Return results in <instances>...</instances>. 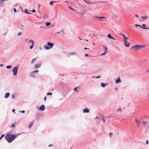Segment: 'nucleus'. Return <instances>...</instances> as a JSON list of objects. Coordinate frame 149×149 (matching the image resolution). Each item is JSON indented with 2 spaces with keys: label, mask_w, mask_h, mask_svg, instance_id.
Returning a JSON list of instances; mask_svg holds the SVG:
<instances>
[{
  "label": "nucleus",
  "mask_w": 149,
  "mask_h": 149,
  "mask_svg": "<svg viewBox=\"0 0 149 149\" xmlns=\"http://www.w3.org/2000/svg\"><path fill=\"white\" fill-rule=\"evenodd\" d=\"M100 77H101V76L100 75H99L97 77H95V78H100Z\"/></svg>",
  "instance_id": "e433bc0d"
},
{
  "label": "nucleus",
  "mask_w": 149,
  "mask_h": 149,
  "mask_svg": "<svg viewBox=\"0 0 149 149\" xmlns=\"http://www.w3.org/2000/svg\"><path fill=\"white\" fill-rule=\"evenodd\" d=\"M141 18L143 19H146L147 18V16L146 15L142 16H141Z\"/></svg>",
  "instance_id": "f3484780"
},
{
  "label": "nucleus",
  "mask_w": 149,
  "mask_h": 149,
  "mask_svg": "<svg viewBox=\"0 0 149 149\" xmlns=\"http://www.w3.org/2000/svg\"><path fill=\"white\" fill-rule=\"evenodd\" d=\"M121 82V80H120V77H118L117 79L115 81V83L116 84H118L119 83H120Z\"/></svg>",
  "instance_id": "9b49d317"
},
{
  "label": "nucleus",
  "mask_w": 149,
  "mask_h": 149,
  "mask_svg": "<svg viewBox=\"0 0 149 149\" xmlns=\"http://www.w3.org/2000/svg\"><path fill=\"white\" fill-rule=\"evenodd\" d=\"M103 46L104 48V49L105 51L106 52H107V47H105L104 45H103Z\"/></svg>",
  "instance_id": "bb28decb"
},
{
  "label": "nucleus",
  "mask_w": 149,
  "mask_h": 149,
  "mask_svg": "<svg viewBox=\"0 0 149 149\" xmlns=\"http://www.w3.org/2000/svg\"><path fill=\"white\" fill-rule=\"evenodd\" d=\"M3 66V64L0 65V66Z\"/></svg>",
  "instance_id": "e2e57ef3"
},
{
  "label": "nucleus",
  "mask_w": 149,
  "mask_h": 149,
  "mask_svg": "<svg viewBox=\"0 0 149 149\" xmlns=\"http://www.w3.org/2000/svg\"><path fill=\"white\" fill-rule=\"evenodd\" d=\"M107 85H108L107 83L104 84L102 83H101V85L102 86L103 88L105 87Z\"/></svg>",
  "instance_id": "2eb2a0df"
},
{
  "label": "nucleus",
  "mask_w": 149,
  "mask_h": 149,
  "mask_svg": "<svg viewBox=\"0 0 149 149\" xmlns=\"http://www.w3.org/2000/svg\"><path fill=\"white\" fill-rule=\"evenodd\" d=\"M15 95L14 94H13L11 95V97L13 99H14L15 98Z\"/></svg>",
  "instance_id": "393cba45"
},
{
  "label": "nucleus",
  "mask_w": 149,
  "mask_h": 149,
  "mask_svg": "<svg viewBox=\"0 0 149 149\" xmlns=\"http://www.w3.org/2000/svg\"><path fill=\"white\" fill-rule=\"evenodd\" d=\"M44 100L45 101H46V96L44 97Z\"/></svg>",
  "instance_id": "09e8293b"
},
{
  "label": "nucleus",
  "mask_w": 149,
  "mask_h": 149,
  "mask_svg": "<svg viewBox=\"0 0 149 149\" xmlns=\"http://www.w3.org/2000/svg\"><path fill=\"white\" fill-rule=\"evenodd\" d=\"M107 37H112L111 36L110 34H109L108 35Z\"/></svg>",
  "instance_id": "4c0bfd02"
},
{
  "label": "nucleus",
  "mask_w": 149,
  "mask_h": 149,
  "mask_svg": "<svg viewBox=\"0 0 149 149\" xmlns=\"http://www.w3.org/2000/svg\"><path fill=\"white\" fill-rule=\"evenodd\" d=\"M15 124H13L12 125V126H11V127H15Z\"/></svg>",
  "instance_id": "a19ab883"
},
{
  "label": "nucleus",
  "mask_w": 149,
  "mask_h": 149,
  "mask_svg": "<svg viewBox=\"0 0 149 149\" xmlns=\"http://www.w3.org/2000/svg\"><path fill=\"white\" fill-rule=\"evenodd\" d=\"M79 39L81 40H82L81 38H79Z\"/></svg>",
  "instance_id": "69168bd1"
},
{
  "label": "nucleus",
  "mask_w": 149,
  "mask_h": 149,
  "mask_svg": "<svg viewBox=\"0 0 149 149\" xmlns=\"http://www.w3.org/2000/svg\"><path fill=\"white\" fill-rule=\"evenodd\" d=\"M148 143V140H147L146 142V144L147 145Z\"/></svg>",
  "instance_id": "a18cd8bd"
},
{
  "label": "nucleus",
  "mask_w": 149,
  "mask_h": 149,
  "mask_svg": "<svg viewBox=\"0 0 149 149\" xmlns=\"http://www.w3.org/2000/svg\"><path fill=\"white\" fill-rule=\"evenodd\" d=\"M149 71V70H147L146 71V72H148Z\"/></svg>",
  "instance_id": "0e129e2a"
},
{
  "label": "nucleus",
  "mask_w": 149,
  "mask_h": 149,
  "mask_svg": "<svg viewBox=\"0 0 149 149\" xmlns=\"http://www.w3.org/2000/svg\"><path fill=\"white\" fill-rule=\"evenodd\" d=\"M36 58H34V59H33L31 61V63L32 64V63H34L35 62V61L36 60Z\"/></svg>",
  "instance_id": "a211bd4d"
},
{
  "label": "nucleus",
  "mask_w": 149,
  "mask_h": 149,
  "mask_svg": "<svg viewBox=\"0 0 149 149\" xmlns=\"http://www.w3.org/2000/svg\"><path fill=\"white\" fill-rule=\"evenodd\" d=\"M95 77V76H92V78H95V77Z\"/></svg>",
  "instance_id": "13d9d810"
},
{
  "label": "nucleus",
  "mask_w": 149,
  "mask_h": 149,
  "mask_svg": "<svg viewBox=\"0 0 149 149\" xmlns=\"http://www.w3.org/2000/svg\"><path fill=\"white\" fill-rule=\"evenodd\" d=\"M113 134V133H109V135H112Z\"/></svg>",
  "instance_id": "4d7b16f0"
},
{
  "label": "nucleus",
  "mask_w": 149,
  "mask_h": 149,
  "mask_svg": "<svg viewBox=\"0 0 149 149\" xmlns=\"http://www.w3.org/2000/svg\"><path fill=\"white\" fill-rule=\"evenodd\" d=\"M145 45H136L135 46H133L132 48L133 49L135 50H137L139 49H142L145 47Z\"/></svg>",
  "instance_id": "f03ea898"
},
{
  "label": "nucleus",
  "mask_w": 149,
  "mask_h": 149,
  "mask_svg": "<svg viewBox=\"0 0 149 149\" xmlns=\"http://www.w3.org/2000/svg\"><path fill=\"white\" fill-rule=\"evenodd\" d=\"M20 112H21L22 113H24L25 112V111L24 110H23L21 111H20Z\"/></svg>",
  "instance_id": "37998d69"
},
{
  "label": "nucleus",
  "mask_w": 149,
  "mask_h": 149,
  "mask_svg": "<svg viewBox=\"0 0 149 149\" xmlns=\"http://www.w3.org/2000/svg\"><path fill=\"white\" fill-rule=\"evenodd\" d=\"M84 49H89V48H85Z\"/></svg>",
  "instance_id": "bf43d9fd"
},
{
  "label": "nucleus",
  "mask_w": 149,
  "mask_h": 149,
  "mask_svg": "<svg viewBox=\"0 0 149 149\" xmlns=\"http://www.w3.org/2000/svg\"><path fill=\"white\" fill-rule=\"evenodd\" d=\"M116 111L117 112H118V111H120V112H121L122 111V110L121 108H119L118 109H117L116 110Z\"/></svg>",
  "instance_id": "4be33fe9"
},
{
  "label": "nucleus",
  "mask_w": 149,
  "mask_h": 149,
  "mask_svg": "<svg viewBox=\"0 0 149 149\" xmlns=\"http://www.w3.org/2000/svg\"><path fill=\"white\" fill-rule=\"evenodd\" d=\"M52 93H47V95H52Z\"/></svg>",
  "instance_id": "c756f323"
},
{
  "label": "nucleus",
  "mask_w": 149,
  "mask_h": 149,
  "mask_svg": "<svg viewBox=\"0 0 149 149\" xmlns=\"http://www.w3.org/2000/svg\"><path fill=\"white\" fill-rule=\"evenodd\" d=\"M86 40V41H88V40Z\"/></svg>",
  "instance_id": "774afa93"
},
{
  "label": "nucleus",
  "mask_w": 149,
  "mask_h": 149,
  "mask_svg": "<svg viewBox=\"0 0 149 149\" xmlns=\"http://www.w3.org/2000/svg\"><path fill=\"white\" fill-rule=\"evenodd\" d=\"M53 1H51V2H50V5H52V4L53 3Z\"/></svg>",
  "instance_id": "49530a36"
},
{
  "label": "nucleus",
  "mask_w": 149,
  "mask_h": 149,
  "mask_svg": "<svg viewBox=\"0 0 149 149\" xmlns=\"http://www.w3.org/2000/svg\"><path fill=\"white\" fill-rule=\"evenodd\" d=\"M12 111H13V112H15V109H13Z\"/></svg>",
  "instance_id": "603ef678"
},
{
  "label": "nucleus",
  "mask_w": 149,
  "mask_h": 149,
  "mask_svg": "<svg viewBox=\"0 0 149 149\" xmlns=\"http://www.w3.org/2000/svg\"><path fill=\"white\" fill-rule=\"evenodd\" d=\"M99 116H101H101L102 115H101V113H99Z\"/></svg>",
  "instance_id": "052dcab7"
},
{
  "label": "nucleus",
  "mask_w": 149,
  "mask_h": 149,
  "mask_svg": "<svg viewBox=\"0 0 149 149\" xmlns=\"http://www.w3.org/2000/svg\"><path fill=\"white\" fill-rule=\"evenodd\" d=\"M141 123V121H139L137 123V126L138 127H140V123Z\"/></svg>",
  "instance_id": "5701e85b"
},
{
  "label": "nucleus",
  "mask_w": 149,
  "mask_h": 149,
  "mask_svg": "<svg viewBox=\"0 0 149 149\" xmlns=\"http://www.w3.org/2000/svg\"><path fill=\"white\" fill-rule=\"evenodd\" d=\"M47 45L48 46H49L48 47L46 45H45L44 46L45 48L47 50L49 49L52 48L54 46V44L50 42H48L47 43Z\"/></svg>",
  "instance_id": "7ed1b4c3"
},
{
  "label": "nucleus",
  "mask_w": 149,
  "mask_h": 149,
  "mask_svg": "<svg viewBox=\"0 0 149 149\" xmlns=\"http://www.w3.org/2000/svg\"><path fill=\"white\" fill-rule=\"evenodd\" d=\"M33 46H34V44H32V45L31 46H30V49H32L33 47Z\"/></svg>",
  "instance_id": "2f4dec72"
},
{
  "label": "nucleus",
  "mask_w": 149,
  "mask_h": 149,
  "mask_svg": "<svg viewBox=\"0 0 149 149\" xmlns=\"http://www.w3.org/2000/svg\"><path fill=\"white\" fill-rule=\"evenodd\" d=\"M20 134H16L15 135L8 134L6 135L5 138L8 143H10L12 142L16 137H17Z\"/></svg>",
  "instance_id": "f257e3e1"
},
{
  "label": "nucleus",
  "mask_w": 149,
  "mask_h": 149,
  "mask_svg": "<svg viewBox=\"0 0 149 149\" xmlns=\"http://www.w3.org/2000/svg\"><path fill=\"white\" fill-rule=\"evenodd\" d=\"M104 115H102L101 116V117L103 119V123H104L106 121L105 120L104 118Z\"/></svg>",
  "instance_id": "aec40b11"
},
{
  "label": "nucleus",
  "mask_w": 149,
  "mask_h": 149,
  "mask_svg": "<svg viewBox=\"0 0 149 149\" xmlns=\"http://www.w3.org/2000/svg\"><path fill=\"white\" fill-rule=\"evenodd\" d=\"M77 53L74 52H71L68 54V56L70 57V55H77Z\"/></svg>",
  "instance_id": "dca6fc26"
},
{
  "label": "nucleus",
  "mask_w": 149,
  "mask_h": 149,
  "mask_svg": "<svg viewBox=\"0 0 149 149\" xmlns=\"http://www.w3.org/2000/svg\"><path fill=\"white\" fill-rule=\"evenodd\" d=\"M41 62L38 63L36 64L34 66V68L36 69H38L41 66Z\"/></svg>",
  "instance_id": "0eeeda50"
},
{
  "label": "nucleus",
  "mask_w": 149,
  "mask_h": 149,
  "mask_svg": "<svg viewBox=\"0 0 149 149\" xmlns=\"http://www.w3.org/2000/svg\"><path fill=\"white\" fill-rule=\"evenodd\" d=\"M61 33L62 35H64V31H63V30L61 31L60 32H58L57 33Z\"/></svg>",
  "instance_id": "412c9836"
},
{
  "label": "nucleus",
  "mask_w": 149,
  "mask_h": 149,
  "mask_svg": "<svg viewBox=\"0 0 149 149\" xmlns=\"http://www.w3.org/2000/svg\"><path fill=\"white\" fill-rule=\"evenodd\" d=\"M106 52H105L104 53L102 54H101V56H103V55H105V53H106Z\"/></svg>",
  "instance_id": "c03bdc74"
},
{
  "label": "nucleus",
  "mask_w": 149,
  "mask_h": 149,
  "mask_svg": "<svg viewBox=\"0 0 149 149\" xmlns=\"http://www.w3.org/2000/svg\"><path fill=\"white\" fill-rule=\"evenodd\" d=\"M53 145H52V144H50V145H49V146H48L49 147H50V146H53Z\"/></svg>",
  "instance_id": "8fccbe9b"
},
{
  "label": "nucleus",
  "mask_w": 149,
  "mask_h": 149,
  "mask_svg": "<svg viewBox=\"0 0 149 149\" xmlns=\"http://www.w3.org/2000/svg\"><path fill=\"white\" fill-rule=\"evenodd\" d=\"M14 11L15 12H17V11H16V9L15 8H14Z\"/></svg>",
  "instance_id": "de8ad7c7"
},
{
  "label": "nucleus",
  "mask_w": 149,
  "mask_h": 149,
  "mask_svg": "<svg viewBox=\"0 0 149 149\" xmlns=\"http://www.w3.org/2000/svg\"><path fill=\"white\" fill-rule=\"evenodd\" d=\"M94 17L97 18L100 21H101L102 19H105L106 18L103 17L94 16Z\"/></svg>",
  "instance_id": "6e6552de"
},
{
  "label": "nucleus",
  "mask_w": 149,
  "mask_h": 149,
  "mask_svg": "<svg viewBox=\"0 0 149 149\" xmlns=\"http://www.w3.org/2000/svg\"><path fill=\"white\" fill-rule=\"evenodd\" d=\"M51 24V23L50 22H46V25L47 26H48L50 25Z\"/></svg>",
  "instance_id": "b1692460"
},
{
  "label": "nucleus",
  "mask_w": 149,
  "mask_h": 149,
  "mask_svg": "<svg viewBox=\"0 0 149 149\" xmlns=\"http://www.w3.org/2000/svg\"><path fill=\"white\" fill-rule=\"evenodd\" d=\"M84 0V1H85V2H86V3H88V2H87V1H86L85 0Z\"/></svg>",
  "instance_id": "338daca9"
},
{
  "label": "nucleus",
  "mask_w": 149,
  "mask_h": 149,
  "mask_svg": "<svg viewBox=\"0 0 149 149\" xmlns=\"http://www.w3.org/2000/svg\"><path fill=\"white\" fill-rule=\"evenodd\" d=\"M142 123L145 127L149 128V122L143 121Z\"/></svg>",
  "instance_id": "39448f33"
},
{
  "label": "nucleus",
  "mask_w": 149,
  "mask_h": 149,
  "mask_svg": "<svg viewBox=\"0 0 149 149\" xmlns=\"http://www.w3.org/2000/svg\"><path fill=\"white\" fill-rule=\"evenodd\" d=\"M29 42H31L32 44H34V41L33 40H29Z\"/></svg>",
  "instance_id": "a878e982"
},
{
  "label": "nucleus",
  "mask_w": 149,
  "mask_h": 149,
  "mask_svg": "<svg viewBox=\"0 0 149 149\" xmlns=\"http://www.w3.org/2000/svg\"><path fill=\"white\" fill-rule=\"evenodd\" d=\"M34 122V121H31L29 124V128H30L32 127V126L33 125V123Z\"/></svg>",
  "instance_id": "ddd939ff"
},
{
  "label": "nucleus",
  "mask_w": 149,
  "mask_h": 149,
  "mask_svg": "<svg viewBox=\"0 0 149 149\" xmlns=\"http://www.w3.org/2000/svg\"><path fill=\"white\" fill-rule=\"evenodd\" d=\"M128 38H124V41L125 42L124 45L125 46L127 47H129L130 45L129 43L127 44V40L128 39Z\"/></svg>",
  "instance_id": "423d86ee"
},
{
  "label": "nucleus",
  "mask_w": 149,
  "mask_h": 149,
  "mask_svg": "<svg viewBox=\"0 0 149 149\" xmlns=\"http://www.w3.org/2000/svg\"><path fill=\"white\" fill-rule=\"evenodd\" d=\"M80 88L79 87H76L74 88V90L76 92L78 93L79 91Z\"/></svg>",
  "instance_id": "f8f14e48"
},
{
  "label": "nucleus",
  "mask_w": 149,
  "mask_h": 149,
  "mask_svg": "<svg viewBox=\"0 0 149 149\" xmlns=\"http://www.w3.org/2000/svg\"><path fill=\"white\" fill-rule=\"evenodd\" d=\"M31 77H33L34 78H35V76L34 75V74H31Z\"/></svg>",
  "instance_id": "c9c22d12"
},
{
  "label": "nucleus",
  "mask_w": 149,
  "mask_h": 149,
  "mask_svg": "<svg viewBox=\"0 0 149 149\" xmlns=\"http://www.w3.org/2000/svg\"><path fill=\"white\" fill-rule=\"evenodd\" d=\"M88 56V54H86L85 55V56L86 57H87V56Z\"/></svg>",
  "instance_id": "3c124183"
},
{
  "label": "nucleus",
  "mask_w": 149,
  "mask_h": 149,
  "mask_svg": "<svg viewBox=\"0 0 149 149\" xmlns=\"http://www.w3.org/2000/svg\"><path fill=\"white\" fill-rule=\"evenodd\" d=\"M119 35H120L121 36H122L123 37H124V38L126 37L125 36L124 34H122L120 33V34H119Z\"/></svg>",
  "instance_id": "7c9ffc66"
},
{
  "label": "nucleus",
  "mask_w": 149,
  "mask_h": 149,
  "mask_svg": "<svg viewBox=\"0 0 149 149\" xmlns=\"http://www.w3.org/2000/svg\"><path fill=\"white\" fill-rule=\"evenodd\" d=\"M35 11H36L34 9H33V10L32 11V12H35Z\"/></svg>",
  "instance_id": "864d4df0"
},
{
  "label": "nucleus",
  "mask_w": 149,
  "mask_h": 149,
  "mask_svg": "<svg viewBox=\"0 0 149 149\" xmlns=\"http://www.w3.org/2000/svg\"><path fill=\"white\" fill-rule=\"evenodd\" d=\"M83 112L84 113H88L89 112V110L88 108H85L83 110Z\"/></svg>",
  "instance_id": "9d476101"
},
{
  "label": "nucleus",
  "mask_w": 149,
  "mask_h": 149,
  "mask_svg": "<svg viewBox=\"0 0 149 149\" xmlns=\"http://www.w3.org/2000/svg\"><path fill=\"white\" fill-rule=\"evenodd\" d=\"M4 134H2L1 135V136L0 137V140H1V139L3 138L4 137Z\"/></svg>",
  "instance_id": "473e14b6"
},
{
  "label": "nucleus",
  "mask_w": 149,
  "mask_h": 149,
  "mask_svg": "<svg viewBox=\"0 0 149 149\" xmlns=\"http://www.w3.org/2000/svg\"><path fill=\"white\" fill-rule=\"evenodd\" d=\"M18 67L17 66L15 67L13 70V74L14 75H16L17 74Z\"/></svg>",
  "instance_id": "20e7f679"
},
{
  "label": "nucleus",
  "mask_w": 149,
  "mask_h": 149,
  "mask_svg": "<svg viewBox=\"0 0 149 149\" xmlns=\"http://www.w3.org/2000/svg\"><path fill=\"white\" fill-rule=\"evenodd\" d=\"M22 34V33H21V32H19V33H18V36H19L20 35H21Z\"/></svg>",
  "instance_id": "58836bf2"
},
{
  "label": "nucleus",
  "mask_w": 149,
  "mask_h": 149,
  "mask_svg": "<svg viewBox=\"0 0 149 149\" xmlns=\"http://www.w3.org/2000/svg\"><path fill=\"white\" fill-rule=\"evenodd\" d=\"M6 68L7 69H10L11 68V65H8V66H7Z\"/></svg>",
  "instance_id": "cd10ccee"
},
{
  "label": "nucleus",
  "mask_w": 149,
  "mask_h": 149,
  "mask_svg": "<svg viewBox=\"0 0 149 149\" xmlns=\"http://www.w3.org/2000/svg\"><path fill=\"white\" fill-rule=\"evenodd\" d=\"M135 16L136 17H137V18H138V15H137V14H136V15H135Z\"/></svg>",
  "instance_id": "6e6d98bb"
},
{
  "label": "nucleus",
  "mask_w": 149,
  "mask_h": 149,
  "mask_svg": "<svg viewBox=\"0 0 149 149\" xmlns=\"http://www.w3.org/2000/svg\"><path fill=\"white\" fill-rule=\"evenodd\" d=\"M100 119V118H99V117H98V116H96V117L95 118V119Z\"/></svg>",
  "instance_id": "ea45409f"
},
{
  "label": "nucleus",
  "mask_w": 149,
  "mask_h": 149,
  "mask_svg": "<svg viewBox=\"0 0 149 149\" xmlns=\"http://www.w3.org/2000/svg\"><path fill=\"white\" fill-rule=\"evenodd\" d=\"M25 12L27 14H29V13L28 12V10L26 9H25Z\"/></svg>",
  "instance_id": "f704fd0d"
},
{
  "label": "nucleus",
  "mask_w": 149,
  "mask_h": 149,
  "mask_svg": "<svg viewBox=\"0 0 149 149\" xmlns=\"http://www.w3.org/2000/svg\"><path fill=\"white\" fill-rule=\"evenodd\" d=\"M135 26H136V27H137V26H139L140 27H141V26L139 25V24H136L135 25Z\"/></svg>",
  "instance_id": "79ce46f5"
},
{
  "label": "nucleus",
  "mask_w": 149,
  "mask_h": 149,
  "mask_svg": "<svg viewBox=\"0 0 149 149\" xmlns=\"http://www.w3.org/2000/svg\"><path fill=\"white\" fill-rule=\"evenodd\" d=\"M142 26H141V27L144 29H146L147 28H146L145 25V24H143L142 25Z\"/></svg>",
  "instance_id": "6ab92c4d"
},
{
  "label": "nucleus",
  "mask_w": 149,
  "mask_h": 149,
  "mask_svg": "<svg viewBox=\"0 0 149 149\" xmlns=\"http://www.w3.org/2000/svg\"><path fill=\"white\" fill-rule=\"evenodd\" d=\"M45 105H42L40 106L38 110L40 111H44L45 109Z\"/></svg>",
  "instance_id": "1a4fd4ad"
},
{
  "label": "nucleus",
  "mask_w": 149,
  "mask_h": 149,
  "mask_svg": "<svg viewBox=\"0 0 149 149\" xmlns=\"http://www.w3.org/2000/svg\"><path fill=\"white\" fill-rule=\"evenodd\" d=\"M110 38L111 39H113L114 40H115V38Z\"/></svg>",
  "instance_id": "680f3d73"
},
{
  "label": "nucleus",
  "mask_w": 149,
  "mask_h": 149,
  "mask_svg": "<svg viewBox=\"0 0 149 149\" xmlns=\"http://www.w3.org/2000/svg\"><path fill=\"white\" fill-rule=\"evenodd\" d=\"M69 8L70 9V10H71L73 11H74V9H73L71 7H69Z\"/></svg>",
  "instance_id": "72a5a7b5"
},
{
  "label": "nucleus",
  "mask_w": 149,
  "mask_h": 149,
  "mask_svg": "<svg viewBox=\"0 0 149 149\" xmlns=\"http://www.w3.org/2000/svg\"><path fill=\"white\" fill-rule=\"evenodd\" d=\"M38 72V70H35L34 71H33L32 72L31 74H32V73H33Z\"/></svg>",
  "instance_id": "c85d7f7f"
},
{
  "label": "nucleus",
  "mask_w": 149,
  "mask_h": 149,
  "mask_svg": "<svg viewBox=\"0 0 149 149\" xmlns=\"http://www.w3.org/2000/svg\"><path fill=\"white\" fill-rule=\"evenodd\" d=\"M138 121H138L136 119H135V121L136 123H137V122H138Z\"/></svg>",
  "instance_id": "5fc2aeb1"
},
{
  "label": "nucleus",
  "mask_w": 149,
  "mask_h": 149,
  "mask_svg": "<svg viewBox=\"0 0 149 149\" xmlns=\"http://www.w3.org/2000/svg\"><path fill=\"white\" fill-rule=\"evenodd\" d=\"M10 95V94L9 93H6L4 97L6 98H7L9 97Z\"/></svg>",
  "instance_id": "4468645a"
}]
</instances>
